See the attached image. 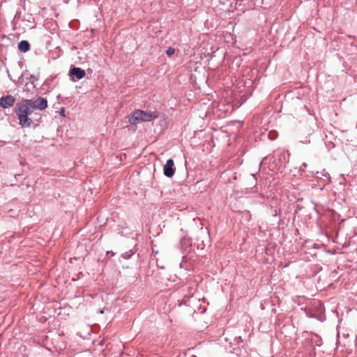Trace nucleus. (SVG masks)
<instances>
[{"mask_svg":"<svg viewBox=\"0 0 357 357\" xmlns=\"http://www.w3.org/2000/svg\"><path fill=\"white\" fill-rule=\"evenodd\" d=\"M34 108L32 106L31 100H24L20 103L15 109V112L18 116L20 124L22 127H29L33 123L31 119L29 118V115L33 112Z\"/></svg>","mask_w":357,"mask_h":357,"instance_id":"f257e3e1","label":"nucleus"},{"mask_svg":"<svg viewBox=\"0 0 357 357\" xmlns=\"http://www.w3.org/2000/svg\"><path fill=\"white\" fill-rule=\"evenodd\" d=\"M159 116V113L154 112H145L140 109H135L128 116L129 123L132 125H137L142 122L151 121Z\"/></svg>","mask_w":357,"mask_h":357,"instance_id":"f03ea898","label":"nucleus"},{"mask_svg":"<svg viewBox=\"0 0 357 357\" xmlns=\"http://www.w3.org/2000/svg\"><path fill=\"white\" fill-rule=\"evenodd\" d=\"M163 172L165 176L172 178L175 173L174 160L170 158L167 160L166 164L163 167Z\"/></svg>","mask_w":357,"mask_h":357,"instance_id":"7ed1b4c3","label":"nucleus"},{"mask_svg":"<svg viewBox=\"0 0 357 357\" xmlns=\"http://www.w3.org/2000/svg\"><path fill=\"white\" fill-rule=\"evenodd\" d=\"M15 99L11 95H7L0 98V106L3 108H10L15 103Z\"/></svg>","mask_w":357,"mask_h":357,"instance_id":"20e7f679","label":"nucleus"},{"mask_svg":"<svg viewBox=\"0 0 357 357\" xmlns=\"http://www.w3.org/2000/svg\"><path fill=\"white\" fill-rule=\"evenodd\" d=\"M32 106L34 109L43 110L47 107V100L43 97H39L36 100H32Z\"/></svg>","mask_w":357,"mask_h":357,"instance_id":"39448f33","label":"nucleus"},{"mask_svg":"<svg viewBox=\"0 0 357 357\" xmlns=\"http://www.w3.org/2000/svg\"><path fill=\"white\" fill-rule=\"evenodd\" d=\"M70 75L72 77V79H74V77L77 79H81L86 75V73L85 70L80 68L73 67L70 70Z\"/></svg>","mask_w":357,"mask_h":357,"instance_id":"423d86ee","label":"nucleus"},{"mask_svg":"<svg viewBox=\"0 0 357 357\" xmlns=\"http://www.w3.org/2000/svg\"><path fill=\"white\" fill-rule=\"evenodd\" d=\"M18 48L20 51L26 52L30 49V45L26 40H22L18 44Z\"/></svg>","mask_w":357,"mask_h":357,"instance_id":"0eeeda50","label":"nucleus"},{"mask_svg":"<svg viewBox=\"0 0 357 357\" xmlns=\"http://www.w3.org/2000/svg\"><path fill=\"white\" fill-rule=\"evenodd\" d=\"M175 52V49L173 48V47H169L167 51H166V54L168 55V56H172L174 54Z\"/></svg>","mask_w":357,"mask_h":357,"instance_id":"6e6552de","label":"nucleus"},{"mask_svg":"<svg viewBox=\"0 0 357 357\" xmlns=\"http://www.w3.org/2000/svg\"><path fill=\"white\" fill-rule=\"evenodd\" d=\"M236 340H238V342H242V341H243V340H242V339H241V337H238L236 338Z\"/></svg>","mask_w":357,"mask_h":357,"instance_id":"1a4fd4ad","label":"nucleus"},{"mask_svg":"<svg viewBox=\"0 0 357 357\" xmlns=\"http://www.w3.org/2000/svg\"><path fill=\"white\" fill-rule=\"evenodd\" d=\"M64 112H65V110L63 108L61 109V115H64Z\"/></svg>","mask_w":357,"mask_h":357,"instance_id":"9d476101","label":"nucleus"},{"mask_svg":"<svg viewBox=\"0 0 357 357\" xmlns=\"http://www.w3.org/2000/svg\"><path fill=\"white\" fill-rule=\"evenodd\" d=\"M302 166L304 167H307V164L306 163H303Z\"/></svg>","mask_w":357,"mask_h":357,"instance_id":"9b49d317","label":"nucleus"},{"mask_svg":"<svg viewBox=\"0 0 357 357\" xmlns=\"http://www.w3.org/2000/svg\"><path fill=\"white\" fill-rule=\"evenodd\" d=\"M100 314H103V313H104V310H100Z\"/></svg>","mask_w":357,"mask_h":357,"instance_id":"f8f14e48","label":"nucleus"}]
</instances>
